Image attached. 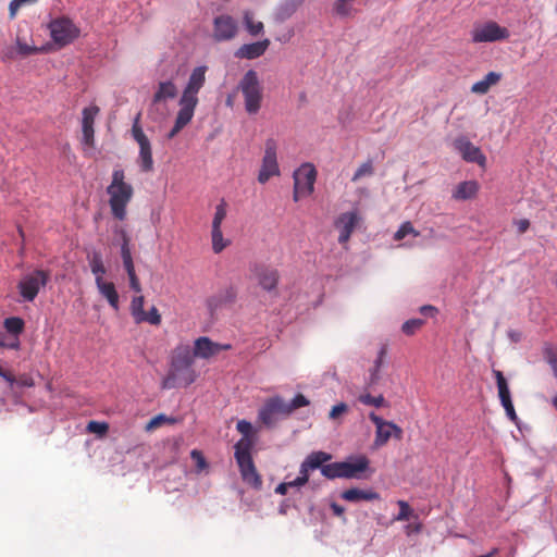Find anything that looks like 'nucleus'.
Instances as JSON below:
<instances>
[{
	"label": "nucleus",
	"mask_w": 557,
	"mask_h": 557,
	"mask_svg": "<svg viewBox=\"0 0 557 557\" xmlns=\"http://www.w3.org/2000/svg\"><path fill=\"white\" fill-rule=\"evenodd\" d=\"M341 497L350 503H358L361 500L371 502V500H380L381 496L377 492L369 488V490H360L358 487H352L342 492Z\"/></svg>",
	"instance_id": "nucleus-22"
},
{
	"label": "nucleus",
	"mask_w": 557,
	"mask_h": 557,
	"mask_svg": "<svg viewBox=\"0 0 557 557\" xmlns=\"http://www.w3.org/2000/svg\"><path fill=\"white\" fill-rule=\"evenodd\" d=\"M16 48L17 52L24 57L34 54L39 51L37 47L22 42L20 39L16 41Z\"/></svg>",
	"instance_id": "nucleus-50"
},
{
	"label": "nucleus",
	"mask_w": 557,
	"mask_h": 557,
	"mask_svg": "<svg viewBox=\"0 0 557 557\" xmlns=\"http://www.w3.org/2000/svg\"><path fill=\"white\" fill-rule=\"evenodd\" d=\"M144 304L145 298L144 296H136L132 299L131 302V313L135 320L136 323H143L146 318H144Z\"/></svg>",
	"instance_id": "nucleus-32"
},
{
	"label": "nucleus",
	"mask_w": 557,
	"mask_h": 557,
	"mask_svg": "<svg viewBox=\"0 0 557 557\" xmlns=\"http://www.w3.org/2000/svg\"><path fill=\"white\" fill-rule=\"evenodd\" d=\"M244 23L246 26L247 32L251 36H258L263 32V23L259 21H253L252 14L250 12H246L244 15Z\"/></svg>",
	"instance_id": "nucleus-33"
},
{
	"label": "nucleus",
	"mask_w": 557,
	"mask_h": 557,
	"mask_svg": "<svg viewBox=\"0 0 557 557\" xmlns=\"http://www.w3.org/2000/svg\"><path fill=\"white\" fill-rule=\"evenodd\" d=\"M502 78V74L497 72H488L483 79L471 86V92L476 95H485L490 88L496 85Z\"/></svg>",
	"instance_id": "nucleus-25"
},
{
	"label": "nucleus",
	"mask_w": 557,
	"mask_h": 557,
	"mask_svg": "<svg viewBox=\"0 0 557 557\" xmlns=\"http://www.w3.org/2000/svg\"><path fill=\"white\" fill-rule=\"evenodd\" d=\"M493 373L496 379L498 396H499L500 403L503 404V403L510 401L511 400L510 391H509L508 383H507L503 372L499 370H494Z\"/></svg>",
	"instance_id": "nucleus-31"
},
{
	"label": "nucleus",
	"mask_w": 557,
	"mask_h": 557,
	"mask_svg": "<svg viewBox=\"0 0 557 557\" xmlns=\"http://www.w3.org/2000/svg\"><path fill=\"white\" fill-rule=\"evenodd\" d=\"M312 469L310 467L306 466V462L302 461V463L300 465L299 475H298V478L300 479L299 482H304L307 484L309 481V472Z\"/></svg>",
	"instance_id": "nucleus-54"
},
{
	"label": "nucleus",
	"mask_w": 557,
	"mask_h": 557,
	"mask_svg": "<svg viewBox=\"0 0 557 557\" xmlns=\"http://www.w3.org/2000/svg\"><path fill=\"white\" fill-rule=\"evenodd\" d=\"M544 357L552 368L557 367V351L552 346L544 348Z\"/></svg>",
	"instance_id": "nucleus-52"
},
{
	"label": "nucleus",
	"mask_w": 557,
	"mask_h": 557,
	"mask_svg": "<svg viewBox=\"0 0 557 557\" xmlns=\"http://www.w3.org/2000/svg\"><path fill=\"white\" fill-rule=\"evenodd\" d=\"M193 363L194 356L189 346L176 347L172 352L170 371L162 382V387L171 389L193 384L197 377Z\"/></svg>",
	"instance_id": "nucleus-2"
},
{
	"label": "nucleus",
	"mask_w": 557,
	"mask_h": 557,
	"mask_svg": "<svg viewBox=\"0 0 557 557\" xmlns=\"http://www.w3.org/2000/svg\"><path fill=\"white\" fill-rule=\"evenodd\" d=\"M0 376L4 379L11 386H13V384L16 382L15 376L11 372L4 370L2 367H0Z\"/></svg>",
	"instance_id": "nucleus-58"
},
{
	"label": "nucleus",
	"mask_w": 557,
	"mask_h": 557,
	"mask_svg": "<svg viewBox=\"0 0 557 557\" xmlns=\"http://www.w3.org/2000/svg\"><path fill=\"white\" fill-rule=\"evenodd\" d=\"M121 257L123 262L132 261V252L129 248V237L125 232H122Z\"/></svg>",
	"instance_id": "nucleus-45"
},
{
	"label": "nucleus",
	"mask_w": 557,
	"mask_h": 557,
	"mask_svg": "<svg viewBox=\"0 0 557 557\" xmlns=\"http://www.w3.org/2000/svg\"><path fill=\"white\" fill-rule=\"evenodd\" d=\"M359 222V215L356 211L342 213L336 222L335 226L339 230L338 242L339 244H346L352 232L355 231Z\"/></svg>",
	"instance_id": "nucleus-18"
},
{
	"label": "nucleus",
	"mask_w": 557,
	"mask_h": 557,
	"mask_svg": "<svg viewBox=\"0 0 557 557\" xmlns=\"http://www.w3.org/2000/svg\"><path fill=\"white\" fill-rule=\"evenodd\" d=\"M191 459L196 462V471L200 473L205 469L208 468V462L206 461L202 453L198 449H194L190 453Z\"/></svg>",
	"instance_id": "nucleus-46"
},
{
	"label": "nucleus",
	"mask_w": 557,
	"mask_h": 557,
	"mask_svg": "<svg viewBox=\"0 0 557 557\" xmlns=\"http://www.w3.org/2000/svg\"><path fill=\"white\" fill-rule=\"evenodd\" d=\"M235 459L239 468L242 479L255 488L262 486V479L258 473L251 457L250 444L247 440H239L235 446Z\"/></svg>",
	"instance_id": "nucleus-5"
},
{
	"label": "nucleus",
	"mask_w": 557,
	"mask_h": 557,
	"mask_svg": "<svg viewBox=\"0 0 557 557\" xmlns=\"http://www.w3.org/2000/svg\"><path fill=\"white\" fill-rule=\"evenodd\" d=\"M231 348L232 346L230 344L221 345L212 342L209 337L202 336L196 339L191 355L194 357L208 359L219 354L221 350H228Z\"/></svg>",
	"instance_id": "nucleus-19"
},
{
	"label": "nucleus",
	"mask_w": 557,
	"mask_h": 557,
	"mask_svg": "<svg viewBox=\"0 0 557 557\" xmlns=\"http://www.w3.org/2000/svg\"><path fill=\"white\" fill-rule=\"evenodd\" d=\"M502 405H503V407H504V409L506 411L507 417L512 422H517L518 417H517V413H516V410H515L512 401L510 400V401H507V403H503Z\"/></svg>",
	"instance_id": "nucleus-53"
},
{
	"label": "nucleus",
	"mask_w": 557,
	"mask_h": 557,
	"mask_svg": "<svg viewBox=\"0 0 557 557\" xmlns=\"http://www.w3.org/2000/svg\"><path fill=\"white\" fill-rule=\"evenodd\" d=\"M51 38L55 44L64 47L79 36V29L67 17H59L49 24Z\"/></svg>",
	"instance_id": "nucleus-11"
},
{
	"label": "nucleus",
	"mask_w": 557,
	"mask_h": 557,
	"mask_svg": "<svg viewBox=\"0 0 557 557\" xmlns=\"http://www.w3.org/2000/svg\"><path fill=\"white\" fill-rule=\"evenodd\" d=\"M509 36V30L506 27H502L494 21L474 25L471 30V40L474 44L506 40Z\"/></svg>",
	"instance_id": "nucleus-10"
},
{
	"label": "nucleus",
	"mask_w": 557,
	"mask_h": 557,
	"mask_svg": "<svg viewBox=\"0 0 557 557\" xmlns=\"http://www.w3.org/2000/svg\"><path fill=\"white\" fill-rule=\"evenodd\" d=\"M109 430V425L106 422L89 421L87 424V431L98 435H104Z\"/></svg>",
	"instance_id": "nucleus-47"
},
{
	"label": "nucleus",
	"mask_w": 557,
	"mask_h": 557,
	"mask_svg": "<svg viewBox=\"0 0 557 557\" xmlns=\"http://www.w3.org/2000/svg\"><path fill=\"white\" fill-rule=\"evenodd\" d=\"M250 270L263 290L269 293L276 290L280 282V272L276 268L264 263H255Z\"/></svg>",
	"instance_id": "nucleus-13"
},
{
	"label": "nucleus",
	"mask_w": 557,
	"mask_h": 557,
	"mask_svg": "<svg viewBox=\"0 0 557 557\" xmlns=\"http://www.w3.org/2000/svg\"><path fill=\"white\" fill-rule=\"evenodd\" d=\"M227 214V203L224 199H222L215 207V212L212 219L211 227H221L222 222L226 218Z\"/></svg>",
	"instance_id": "nucleus-36"
},
{
	"label": "nucleus",
	"mask_w": 557,
	"mask_h": 557,
	"mask_svg": "<svg viewBox=\"0 0 557 557\" xmlns=\"http://www.w3.org/2000/svg\"><path fill=\"white\" fill-rule=\"evenodd\" d=\"M277 147V141L272 137L268 138L264 143V154L258 174V182L260 184H265L271 177L280 175Z\"/></svg>",
	"instance_id": "nucleus-9"
},
{
	"label": "nucleus",
	"mask_w": 557,
	"mask_h": 557,
	"mask_svg": "<svg viewBox=\"0 0 557 557\" xmlns=\"http://www.w3.org/2000/svg\"><path fill=\"white\" fill-rule=\"evenodd\" d=\"M144 322H148L152 325H159L161 323V315L157 309V307H151V309L148 312H144Z\"/></svg>",
	"instance_id": "nucleus-49"
},
{
	"label": "nucleus",
	"mask_w": 557,
	"mask_h": 557,
	"mask_svg": "<svg viewBox=\"0 0 557 557\" xmlns=\"http://www.w3.org/2000/svg\"><path fill=\"white\" fill-rule=\"evenodd\" d=\"M238 89L243 95L246 112L250 115L257 114L263 101V86L258 73L255 70H248L239 81Z\"/></svg>",
	"instance_id": "nucleus-4"
},
{
	"label": "nucleus",
	"mask_w": 557,
	"mask_h": 557,
	"mask_svg": "<svg viewBox=\"0 0 557 557\" xmlns=\"http://www.w3.org/2000/svg\"><path fill=\"white\" fill-rule=\"evenodd\" d=\"M369 459L358 456L352 461H339L342 479H361V474L369 468Z\"/></svg>",
	"instance_id": "nucleus-20"
},
{
	"label": "nucleus",
	"mask_w": 557,
	"mask_h": 557,
	"mask_svg": "<svg viewBox=\"0 0 557 557\" xmlns=\"http://www.w3.org/2000/svg\"><path fill=\"white\" fill-rule=\"evenodd\" d=\"M208 67L200 65L195 67L187 81V84L182 92L178 100L180 110L177 112L174 126L168 134V138H174L186 125H188L195 114V110L198 106V92L206 84V73Z\"/></svg>",
	"instance_id": "nucleus-1"
},
{
	"label": "nucleus",
	"mask_w": 557,
	"mask_h": 557,
	"mask_svg": "<svg viewBox=\"0 0 557 557\" xmlns=\"http://www.w3.org/2000/svg\"><path fill=\"white\" fill-rule=\"evenodd\" d=\"M321 473L329 480L342 479L339 461L324 465L321 468Z\"/></svg>",
	"instance_id": "nucleus-37"
},
{
	"label": "nucleus",
	"mask_w": 557,
	"mask_h": 557,
	"mask_svg": "<svg viewBox=\"0 0 557 557\" xmlns=\"http://www.w3.org/2000/svg\"><path fill=\"white\" fill-rule=\"evenodd\" d=\"M419 236V232L414 230L410 222H404L394 235L395 240H401L407 235Z\"/></svg>",
	"instance_id": "nucleus-44"
},
{
	"label": "nucleus",
	"mask_w": 557,
	"mask_h": 557,
	"mask_svg": "<svg viewBox=\"0 0 557 557\" xmlns=\"http://www.w3.org/2000/svg\"><path fill=\"white\" fill-rule=\"evenodd\" d=\"M424 323L425 321L422 319H410L403 324L401 331L406 335L411 336L416 334V332H418L424 325Z\"/></svg>",
	"instance_id": "nucleus-41"
},
{
	"label": "nucleus",
	"mask_w": 557,
	"mask_h": 557,
	"mask_svg": "<svg viewBox=\"0 0 557 557\" xmlns=\"http://www.w3.org/2000/svg\"><path fill=\"white\" fill-rule=\"evenodd\" d=\"M358 400L367 406H374L376 408H381L385 405V398L383 395L372 396L369 393L361 394L358 397Z\"/></svg>",
	"instance_id": "nucleus-39"
},
{
	"label": "nucleus",
	"mask_w": 557,
	"mask_h": 557,
	"mask_svg": "<svg viewBox=\"0 0 557 557\" xmlns=\"http://www.w3.org/2000/svg\"><path fill=\"white\" fill-rule=\"evenodd\" d=\"M237 431L243 435L240 440H247L250 444V448L253 447V438H252V425L250 422L246 420H239L236 425Z\"/></svg>",
	"instance_id": "nucleus-40"
},
{
	"label": "nucleus",
	"mask_w": 557,
	"mask_h": 557,
	"mask_svg": "<svg viewBox=\"0 0 557 557\" xmlns=\"http://www.w3.org/2000/svg\"><path fill=\"white\" fill-rule=\"evenodd\" d=\"M128 280H129V286L131 288L136 292V293H140L141 292V285H140V282H139V278L137 276V274H132V275H128Z\"/></svg>",
	"instance_id": "nucleus-55"
},
{
	"label": "nucleus",
	"mask_w": 557,
	"mask_h": 557,
	"mask_svg": "<svg viewBox=\"0 0 557 557\" xmlns=\"http://www.w3.org/2000/svg\"><path fill=\"white\" fill-rule=\"evenodd\" d=\"M4 348H9V349H18L20 347V341L17 337L11 339V341H5L3 346Z\"/></svg>",
	"instance_id": "nucleus-62"
},
{
	"label": "nucleus",
	"mask_w": 557,
	"mask_h": 557,
	"mask_svg": "<svg viewBox=\"0 0 557 557\" xmlns=\"http://www.w3.org/2000/svg\"><path fill=\"white\" fill-rule=\"evenodd\" d=\"M519 234L525 233L530 227V221L528 219H521L515 222Z\"/></svg>",
	"instance_id": "nucleus-56"
},
{
	"label": "nucleus",
	"mask_w": 557,
	"mask_h": 557,
	"mask_svg": "<svg viewBox=\"0 0 557 557\" xmlns=\"http://www.w3.org/2000/svg\"><path fill=\"white\" fill-rule=\"evenodd\" d=\"M332 459V456L324 451H313L310 455L307 456V458L304 460L306 462V466L310 467L311 469H320L324 466L325 462L330 461Z\"/></svg>",
	"instance_id": "nucleus-28"
},
{
	"label": "nucleus",
	"mask_w": 557,
	"mask_h": 557,
	"mask_svg": "<svg viewBox=\"0 0 557 557\" xmlns=\"http://www.w3.org/2000/svg\"><path fill=\"white\" fill-rule=\"evenodd\" d=\"M3 324L5 330L15 336L23 332L25 325L24 320L18 317L7 318Z\"/></svg>",
	"instance_id": "nucleus-34"
},
{
	"label": "nucleus",
	"mask_w": 557,
	"mask_h": 557,
	"mask_svg": "<svg viewBox=\"0 0 557 557\" xmlns=\"http://www.w3.org/2000/svg\"><path fill=\"white\" fill-rule=\"evenodd\" d=\"M385 355H386V347L383 346L380 351H379V355H377V358L375 359L374 361V367H376V371H380L382 364H383V360L385 358Z\"/></svg>",
	"instance_id": "nucleus-59"
},
{
	"label": "nucleus",
	"mask_w": 557,
	"mask_h": 557,
	"mask_svg": "<svg viewBox=\"0 0 557 557\" xmlns=\"http://www.w3.org/2000/svg\"><path fill=\"white\" fill-rule=\"evenodd\" d=\"M88 262L92 274L95 275V281L97 277L103 278V274L106 273V267L103 264L102 256L99 251H94L90 256H88Z\"/></svg>",
	"instance_id": "nucleus-30"
},
{
	"label": "nucleus",
	"mask_w": 557,
	"mask_h": 557,
	"mask_svg": "<svg viewBox=\"0 0 557 557\" xmlns=\"http://www.w3.org/2000/svg\"><path fill=\"white\" fill-rule=\"evenodd\" d=\"M140 116L141 114L138 113L134 119L132 125V136L139 146L137 163L140 168V171L144 173H149L153 170L152 148L149 138L146 136L140 125Z\"/></svg>",
	"instance_id": "nucleus-6"
},
{
	"label": "nucleus",
	"mask_w": 557,
	"mask_h": 557,
	"mask_svg": "<svg viewBox=\"0 0 557 557\" xmlns=\"http://www.w3.org/2000/svg\"><path fill=\"white\" fill-rule=\"evenodd\" d=\"M49 281V273L44 270H35L24 275L17 284L18 293L23 301L32 302L37 297L41 287Z\"/></svg>",
	"instance_id": "nucleus-8"
},
{
	"label": "nucleus",
	"mask_w": 557,
	"mask_h": 557,
	"mask_svg": "<svg viewBox=\"0 0 557 557\" xmlns=\"http://www.w3.org/2000/svg\"><path fill=\"white\" fill-rule=\"evenodd\" d=\"M354 0H335L333 4L334 12L339 16H349L352 13V3Z\"/></svg>",
	"instance_id": "nucleus-38"
},
{
	"label": "nucleus",
	"mask_w": 557,
	"mask_h": 557,
	"mask_svg": "<svg viewBox=\"0 0 557 557\" xmlns=\"http://www.w3.org/2000/svg\"><path fill=\"white\" fill-rule=\"evenodd\" d=\"M177 96V87L172 81L160 82L153 95V103L174 99Z\"/></svg>",
	"instance_id": "nucleus-26"
},
{
	"label": "nucleus",
	"mask_w": 557,
	"mask_h": 557,
	"mask_svg": "<svg viewBox=\"0 0 557 557\" xmlns=\"http://www.w3.org/2000/svg\"><path fill=\"white\" fill-rule=\"evenodd\" d=\"M21 386L30 387L34 385V380L29 376L23 375L16 382Z\"/></svg>",
	"instance_id": "nucleus-61"
},
{
	"label": "nucleus",
	"mask_w": 557,
	"mask_h": 557,
	"mask_svg": "<svg viewBox=\"0 0 557 557\" xmlns=\"http://www.w3.org/2000/svg\"><path fill=\"white\" fill-rule=\"evenodd\" d=\"M397 505L399 506V512L394 518L395 521H407L413 516V510L407 502L398 500Z\"/></svg>",
	"instance_id": "nucleus-43"
},
{
	"label": "nucleus",
	"mask_w": 557,
	"mask_h": 557,
	"mask_svg": "<svg viewBox=\"0 0 557 557\" xmlns=\"http://www.w3.org/2000/svg\"><path fill=\"white\" fill-rule=\"evenodd\" d=\"M270 39L265 38L261 41L242 45L235 52L238 59L253 60L265 53L270 46Z\"/></svg>",
	"instance_id": "nucleus-21"
},
{
	"label": "nucleus",
	"mask_w": 557,
	"mask_h": 557,
	"mask_svg": "<svg viewBox=\"0 0 557 557\" xmlns=\"http://www.w3.org/2000/svg\"><path fill=\"white\" fill-rule=\"evenodd\" d=\"M176 422V419L175 418H172V417H168L163 413H160V414H157L156 417H153L145 426V430L147 432H151L158 428H160L161 425L165 424V423H170V424H173Z\"/></svg>",
	"instance_id": "nucleus-35"
},
{
	"label": "nucleus",
	"mask_w": 557,
	"mask_h": 557,
	"mask_svg": "<svg viewBox=\"0 0 557 557\" xmlns=\"http://www.w3.org/2000/svg\"><path fill=\"white\" fill-rule=\"evenodd\" d=\"M420 312L422 314L434 315L437 312V309L431 305H425L420 308Z\"/></svg>",
	"instance_id": "nucleus-63"
},
{
	"label": "nucleus",
	"mask_w": 557,
	"mask_h": 557,
	"mask_svg": "<svg viewBox=\"0 0 557 557\" xmlns=\"http://www.w3.org/2000/svg\"><path fill=\"white\" fill-rule=\"evenodd\" d=\"M238 30L237 22L227 14L219 15L213 21V38L216 41L233 39Z\"/></svg>",
	"instance_id": "nucleus-14"
},
{
	"label": "nucleus",
	"mask_w": 557,
	"mask_h": 557,
	"mask_svg": "<svg viewBox=\"0 0 557 557\" xmlns=\"http://www.w3.org/2000/svg\"><path fill=\"white\" fill-rule=\"evenodd\" d=\"M347 411H348V406L345 403H339L332 407V409L329 413V418L331 420H336L337 418H339L342 414L346 413Z\"/></svg>",
	"instance_id": "nucleus-51"
},
{
	"label": "nucleus",
	"mask_w": 557,
	"mask_h": 557,
	"mask_svg": "<svg viewBox=\"0 0 557 557\" xmlns=\"http://www.w3.org/2000/svg\"><path fill=\"white\" fill-rule=\"evenodd\" d=\"M100 109L96 104H91L83 109L82 112V141L84 145L92 147L95 143V129L94 124Z\"/></svg>",
	"instance_id": "nucleus-17"
},
{
	"label": "nucleus",
	"mask_w": 557,
	"mask_h": 557,
	"mask_svg": "<svg viewBox=\"0 0 557 557\" xmlns=\"http://www.w3.org/2000/svg\"><path fill=\"white\" fill-rule=\"evenodd\" d=\"M110 196L109 205L111 212L117 220H124L126 216V207L131 201L134 190L131 184L125 182L123 170H114L112 173V182L107 188Z\"/></svg>",
	"instance_id": "nucleus-3"
},
{
	"label": "nucleus",
	"mask_w": 557,
	"mask_h": 557,
	"mask_svg": "<svg viewBox=\"0 0 557 557\" xmlns=\"http://www.w3.org/2000/svg\"><path fill=\"white\" fill-rule=\"evenodd\" d=\"M454 147L461 154L465 161L478 163L480 166H485L486 157L482 153L479 147L474 146L466 137L456 138Z\"/></svg>",
	"instance_id": "nucleus-15"
},
{
	"label": "nucleus",
	"mask_w": 557,
	"mask_h": 557,
	"mask_svg": "<svg viewBox=\"0 0 557 557\" xmlns=\"http://www.w3.org/2000/svg\"><path fill=\"white\" fill-rule=\"evenodd\" d=\"M23 7V4L18 0H12L9 4V13L10 17L14 18L16 16L17 11Z\"/></svg>",
	"instance_id": "nucleus-57"
},
{
	"label": "nucleus",
	"mask_w": 557,
	"mask_h": 557,
	"mask_svg": "<svg viewBox=\"0 0 557 557\" xmlns=\"http://www.w3.org/2000/svg\"><path fill=\"white\" fill-rule=\"evenodd\" d=\"M480 188V185L476 181H465L459 183L454 191L451 197L455 200H468L475 197Z\"/></svg>",
	"instance_id": "nucleus-23"
},
{
	"label": "nucleus",
	"mask_w": 557,
	"mask_h": 557,
	"mask_svg": "<svg viewBox=\"0 0 557 557\" xmlns=\"http://www.w3.org/2000/svg\"><path fill=\"white\" fill-rule=\"evenodd\" d=\"M309 405V400L302 395L297 394L290 403H287L288 412L292 413L295 409Z\"/></svg>",
	"instance_id": "nucleus-48"
},
{
	"label": "nucleus",
	"mask_w": 557,
	"mask_h": 557,
	"mask_svg": "<svg viewBox=\"0 0 557 557\" xmlns=\"http://www.w3.org/2000/svg\"><path fill=\"white\" fill-rule=\"evenodd\" d=\"M369 419L374 423L376 428L375 437L373 442V445L376 448L386 445L392 436H394L397 440H401L403 430L394 422L384 420L375 412H370Z\"/></svg>",
	"instance_id": "nucleus-12"
},
{
	"label": "nucleus",
	"mask_w": 557,
	"mask_h": 557,
	"mask_svg": "<svg viewBox=\"0 0 557 557\" xmlns=\"http://www.w3.org/2000/svg\"><path fill=\"white\" fill-rule=\"evenodd\" d=\"M237 293L234 287H226L221 290L216 296L210 300V306L220 307L224 304H232L235 301Z\"/></svg>",
	"instance_id": "nucleus-27"
},
{
	"label": "nucleus",
	"mask_w": 557,
	"mask_h": 557,
	"mask_svg": "<svg viewBox=\"0 0 557 557\" xmlns=\"http://www.w3.org/2000/svg\"><path fill=\"white\" fill-rule=\"evenodd\" d=\"M288 491V485L286 482H283V483H280L276 487H275V493L276 494H280V495H285Z\"/></svg>",
	"instance_id": "nucleus-64"
},
{
	"label": "nucleus",
	"mask_w": 557,
	"mask_h": 557,
	"mask_svg": "<svg viewBox=\"0 0 557 557\" xmlns=\"http://www.w3.org/2000/svg\"><path fill=\"white\" fill-rule=\"evenodd\" d=\"M211 242L214 253H221L231 244L228 239L223 237L221 227H211Z\"/></svg>",
	"instance_id": "nucleus-29"
},
{
	"label": "nucleus",
	"mask_w": 557,
	"mask_h": 557,
	"mask_svg": "<svg viewBox=\"0 0 557 557\" xmlns=\"http://www.w3.org/2000/svg\"><path fill=\"white\" fill-rule=\"evenodd\" d=\"M334 516L336 517H343L344 513H345V508L341 505H338L337 503H331L330 505Z\"/></svg>",
	"instance_id": "nucleus-60"
},
{
	"label": "nucleus",
	"mask_w": 557,
	"mask_h": 557,
	"mask_svg": "<svg viewBox=\"0 0 557 557\" xmlns=\"http://www.w3.org/2000/svg\"><path fill=\"white\" fill-rule=\"evenodd\" d=\"M294 178V201H299L301 197L310 196L314 190L317 180V170L311 163L301 164L293 174Z\"/></svg>",
	"instance_id": "nucleus-7"
},
{
	"label": "nucleus",
	"mask_w": 557,
	"mask_h": 557,
	"mask_svg": "<svg viewBox=\"0 0 557 557\" xmlns=\"http://www.w3.org/2000/svg\"><path fill=\"white\" fill-rule=\"evenodd\" d=\"M96 285L101 294L104 297L109 305L114 309H119V294L115 289V285L111 282H106L103 278L97 277Z\"/></svg>",
	"instance_id": "nucleus-24"
},
{
	"label": "nucleus",
	"mask_w": 557,
	"mask_h": 557,
	"mask_svg": "<svg viewBox=\"0 0 557 557\" xmlns=\"http://www.w3.org/2000/svg\"><path fill=\"white\" fill-rule=\"evenodd\" d=\"M275 414H289L287 403H285L281 397L270 398L259 410L260 421L268 426L275 422Z\"/></svg>",
	"instance_id": "nucleus-16"
},
{
	"label": "nucleus",
	"mask_w": 557,
	"mask_h": 557,
	"mask_svg": "<svg viewBox=\"0 0 557 557\" xmlns=\"http://www.w3.org/2000/svg\"><path fill=\"white\" fill-rule=\"evenodd\" d=\"M374 173L373 162L372 160H368L363 162L355 172L352 176V182H357L363 176H371Z\"/></svg>",
	"instance_id": "nucleus-42"
}]
</instances>
